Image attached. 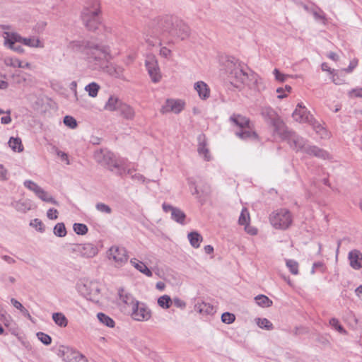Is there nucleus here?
<instances>
[{
	"label": "nucleus",
	"instance_id": "a18cd8bd",
	"mask_svg": "<svg viewBox=\"0 0 362 362\" xmlns=\"http://www.w3.org/2000/svg\"><path fill=\"white\" fill-rule=\"evenodd\" d=\"M286 265L292 274L297 275L298 274V263L296 260L286 259Z\"/></svg>",
	"mask_w": 362,
	"mask_h": 362
},
{
	"label": "nucleus",
	"instance_id": "cd10ccee",
	"mask_svg": "<svg viewBox=\"0 0 362 362\" xmlns=\"http://www.w3.org/2000/svg\"><path fill=\"white\" fill-rule=\"evenodd\" d=\"M66 362H88V359L78 351H71L65 355Z\"/></svg>",
	"mask_w": 362,
	"mask_h": 362
},
{
	"label": "nucleus",
	"instance_id": "49530a36",
	"mask_svg": "<svg viewBox=\"0 0 362 362\" xmlns=\"http://www.w3.org/2000/svg\"><path fill=\"white\" fill-rule=\"evenodd\" d=\"M257 325L262 329L272 330L274 328L273 324L267 318H257Z\"/></svg>",
	"mask_w": 362,
	"mask_h": 362
},
{
	"label": "nucleus",
	"instance_id": "6e6552de",
	"mask_svg": "<svg viewBox=\"0 0 362 362\" xmlns=\"http://www.w3.org/2000/svg\"><path fill=\"white\" fill-rule=\"evenodd\" d=\"M107 257L111 260L115 267H121L128 260V254L127 250L123 247L117 245L112 246L107 252Z\"/></svg>",
	"mask_w": 362,
	"mask_h": 362
},
{
	"label": "nucleus",
	"instance_id": "338daca9",
	"mask_svg": "<svg viewBox=\"0 0 362 362\" xmlns=\"http://www.w3.org/2000/svg\"><path fill=\"white\" fill-rule=\"evenodd\" d=\"M26 75L27 74L22 71H17L16 73L14 74V76H16L18 78L17 82L21 83L22 81H26Z\"/></svg>",
	"mask_w": 362,
	"mask_h": 362
},
{
	"label": "nucleus",
	"instance_id": "7c9ffc66",
	"mask_svg": "<svg viewBox=\"0 0 362 362\" xmlns=\"http://www.w3.org/2000/svg\"><path fill=\"white\" fill-rule=\"evenodd\" d=\"M6 66L18 68L30 69L31 64L29 62L23 63L17 58L7 57L5 59Z\"/></svg>",
	"mask_w": 362,
	"mask_h": 362
},
{
	"label": "nucleus",
	"instance_id": "aec40b11",
	"mask_svg": "<svg viewBox=\"0 0 362 362\" xmlns=\"http://www.w3.org/2000/svg\"><path fill=\"white\" fill-rule=\"evenodd\" d=\"M271 124L274 127V132L279 136V137L284 140L285 137L290 133L291 131L289 129L283 122V120L278 117L274 120Z\"/></svg>",
	"mask_w": 362,
	"mask_h": 362
},
{
	"label": "nucleus",
	"instance_id": "bf43d9fd",
	"mask_svg": "<svg viewBox=\"0 0 362 362\" xmlns=\"http://www.w3.org/2000/svg\"><path fill=\"white\" fill-rule=\"evenodd\" d=\"M47 216L50 220H56L58 218V211L55 209H49L47 212Z\"/></svg>",
	"mask_w": 362,
	"mask_h": 362
},
{
	"label": "nucleus",
	"instance_id": "bb28decb",
	"mask_svg": "<svg viewBox=\"0 0 362 362\" xmlns=\"http://www.w3.org/2000/svg\"><path fill=\"white\" fill-rule=\"evenodd\" d=\"M6 35V37H4V44L5 45L8 46V48L11 49H13L15 52H17L18 53H23L24 52L23 48L21 45H16V42H19V41H14L12 39L13 37V33H5Z\"/></svg>",
	"mask_w": 362,
	"mask_h": 362
},
{
	"label": "nucleus",
	"instance_id": "4c0bfd02",
	"mask_svg": "<svg viewBox=\"0 0 362 362\" xmlns=\"http://www.w3.org/2000/svg\"><path fill=\"white\" fill-rule=\"evenodd\" d=\"M257 304L262 308H269L272 305V300L264 295H258L255 298Z\"/></svg>",
	"mask_w": 362,
	"mask_h": 362
},
{
	"label": "nucleus",
	"instance_id": "9b49d317",
	"mask_svg": "<svg viewBox=\"0 0 362 362\" xmlns=\"http://www.w3.org/2000/svg\"><path fill=\"white\" fill-rule=\"evenodd\" d=\"M163 210L165 212H170L171 214V218L177 222V223H180L181 225H185V219H186V214L185 213L182 211L180 209L177 207H175L169 204H167L164 202L162 204Z\"/></svg>",
	"mask_w": 362,
	"mask_h": 362
},
{
	"label": "nucleus",
	"instance_id": "37998d69",
	"mask_svg": "<svg viewBox=\"0 0 362 362\" xmlns=\"http://www.w3.org/2000/svg\"><path fill=\"white\" fill-rule=\"evenodd\" d=\"M54 234L58 237L62 238L66 235V230L64 223H58L54 228Z\"/></svg>",
	"mask_w": 362,
	"mask_h": 362
},
{
	"label": "nucleus",
	"instance_id": "473e14b6",
	"mask_svg": "<svg viewBox=\"0 0 362 362\" xmlns=\"http://www.w3.org/2000/svg\"><path fill=\"white\" fill-rule=\"evenodd\" d=\"M261 115L264 119L270 124L279 116L276 112L270 107H264L262 109Z\"/></svg>",
	"mask_w": 362,
	"mask_h": 362
},
{
	"label": "nucleus",
	"instance_id": "c756f323",
	"mask_svg": "<svg viewBox=\"0 0 362 362\" xmlns=\"http://www.w3.org/2000/svg\"><path fill=\"white\" fill-rule=\"evenodd\" d=\"M194 308L196 311L203 315H212L215 313L214 306L205 302L197 303Z\"/></svg>",
	"mask_w": 362,
	"mask_h": 362
},
{
	"label": "nucleus",
	"instance_id": "ea45409f",
	"mask_svg": "<svg viewBox=\"0 0 362 362\" xmlns=\"http://www.w3.org/2000/svg\"><path fill=\"white\" fill-rule=\"evenodd\" d=\"M12 206L18 211L25 213L30 209V204L26 201L19 200L12 203Z\"/></svg>",
	"mask_w": 362,
	"mask_h": 362
},
{
	"label": "nucleus",
	"instance_id": "a878e982",
	"mask_svg": "<svg viewBox=\"0 0 362 362\" xmlns=\"http://www.w3.org/2000/svg\"><path fill=\"white\" fill-rule=\"evenodd\" d=\"M130 263L134 268H136L141 273L145 274L146 276L151 277L153 276L152 272L144 262L139 261L136 258H132L130 260Z\"/></svg>",
	"mask_w": 362,
	"mask_h": 362
},
{
	"label": "nucleus",
	"instance_id": "2eb2a0df",
	"mask_svg": "<svg viewBox=\"0 0 362 362\" xmlns=\"http://www.w3.org/2000/svg\"><path fill=\"white\" fill-rule=\"evenodd\" d=\"M74 252H79L82 257H93L98 252V247L92 243H84L75 245Z\"/></svg>",
	"mask_w": 362,
	"mask_h": 362
},
{
	"label": "nucleus",
	"instance_id": "f704fd0d",
	"mask_svg": "<svg viewBox=\"0 0 362 362\" xmlns=\"http://www.w3.org/2000/svg\"><path fill=\"white\" fill-rule=\"evenodd\" d=\"M35 194L42 199L43 202L53 204L54 205H59L57 201L54 199L52 196L49 195L42 188H40L39 191L36 192Z\"/></svg>",
	"mask_w": 362,
	"mask_h": 362
},
{
	"label": "nucleus",
	"instance_id": "680f3d73",
	"mask_svg": "<svg viewBox=\"0 0 362 362\" xmlns=\"http://www.w3.org/2000/svg\"><path fill=\"white\" fill-rule=\"evenodd\" d=\"M172 303H173V305L177 308H185L186 307L185 302L178 298H173V300H172Z\"/></svg>",
	"mask_w": 362,
	"mask_h": 362
},
{
	"label": "nucleus",
	"instance_id": "c85d7f7f",
	"mask_svg": "<svg viewBox=\"0 0 362 362\" xmlns=\"http://www.w3.org/2000/svg\"><path fill=\"white\" fill-rule=\"evenodd\" d=\"M120 115L126 119H133L135 116L134 110L129 105L122 103L119 107Z\"/></svg>",
	"mask_w": 362,
	"mask_h": 362
},
{
	"label": "nucleus",
	"instance_id": "b1692460",
	"mask_svg": "<svg viewBox=\"0 0 362 362\" xmlns=\"http://www.w3.org/2000/svg\"><path fill=\"white\" fill-rule=\"evenodd\" d=\"M118 295L121 302L127 305L130 309L134 307V304L138 303V300H135L134 298L124 288H119Z\"/></svg>",
	"mask_w": 362,
	"mask_h": 362
},
{
	"label": "nucleus",
	"instance_id": "423d86ee",
	"mask_svg": "<svg viewBox=\"0 0 362 362\" xmlns=\"http://www.w3.org/2000/svg\"><path fill=\"white\" fill-rule=\"evenodd\" d=\"M269 221L276 229L286 230L293 222L291 213L286 209L273 211L269 216Z\"/></svg>",
	"mask_w": 362,
	"mask_h": 362
},
{
	"label": "nucleus",
	"instance_id": "72a5a7b5",
	"mask_svg": "<svg viewBox=\"0 0 362 362\" xmlns=\"http://www.w3.org/2000/svg\"><path fill=\"white\" fill-rule=\"evenodd\" d=\"M187 238L190 245L194 248H198L200 246L201 242L203 240L202 236L197 231H192L188 233Z\"/></svg>",
	"mask_w": 362,
	"mask_h": 362
},
{
	"label": "nucleus",
	"instance_id": "774afa93",
	"mask_svg": "<svg viewBox=\"0 0 362 362\" xmlns=\"http://www.w3.org/2000/svg\"><path fill=\"white\" fill-rule=\"evenodd\" d=\"M160 54L165 58H168L171 54V50L165 47H163L160 49Z\"/></svg>",
	"mask_w": 362,
	"mask_h": 362
},
{
	"label": "nucleus",
	"instance_id": "c9c22d12",
	"mask_svg": "<svg viewBox=\"0 0 362 362\" xmlns=\"http://www.w3.org/2000/svg\"><path fill=\"white\" fill-rule=\"evenodd\" d=\"M52 320L56 325L61 327L67 326L68 320L66 316L62 313H54L52 314Z\"/></svg>",
	"mask_w": 362,
	"mask_h": 362
},
{
	"label": "nucleus",
	"instance_id": "e2e57ef3",
	"mask_svg": "<svg viewBox=\"0 0 362 362\" xmlns=\"http://www.w3.org/2000/svg\"><path fill=\"white\" fill-rule=\"evenodd\" d=\"M310 124H311L313 127V129L317 132V133H320L321 131H322L324 129V128L322 127V126L318 123L317 122H316L314 119L311 122H308Z\"/></svg>",
	"mask_w": 362,
	"mask_h": 362
},
{
	"label": "nucleus",
	"instance_id": "20e7f679",
	"mask_svg": "<svg viewBox=\"0 0 362 362\" xmlns=\"http://www.w3.org/2000/svg\"><path fill=\"white\" fill-rule=\"evenodd\" d=\"M230 121L238 127L235 131V135L244 141H255L259 139L258 134L254 130V126L250 119L240 114H233Z\"/></svg>",
	"mask_w": 362,
	"mask_h": 362
},
{
	"label": "nucleus",
	"instance_id": "c03bdc74",
	"mask_svg": "<svg viewBox=\"0 0 362 362\" xmlns=\"http://www.w3.org/2000/svg\"><path fill=\"white\" fill-rule=\"evenodd\" d=\"M158 304L163 308H169L172 304V300L168 295L160 296L158 299Z\"/></svg>",
	"mask_w": 362,
	"mask_h": 362
},
{
	"label": "nucleus",
	"instance_id": "ddd939ff",
	"mask_svg": "<svg viewBox=\"0 0 362 362\" xmlns=\"http://www.w3.org/2000/svg\"><path fill=\"white\" fill-rule=\"evenodd\" d=\"M146 67L152 81L153 83L159 82L161 78V74L157 60L154 57H148L146 60Z\"/></svg>",
	"mask_w": 362,
	"mask_h": 362
},
{
	"label": "nucleus",
	"instance_id": "5701e85b",
	"mask_svg": "<svg viewBox=\"0 0 362 362\" xmlns=\"http://www.w3.org/2000/svg\"><path fill=\"white\" fill-rule=\"evenodd\" d=\"M304 153L310 156H313L319 158L326 159L328 157V153L326 151L316 146H307L305 147Z\"/></svg>",
	"mask_w": 362,
	"mask_h": 362
},
{
	"label": "nucleus",
	"instance_id": "4be33fe9",
	"mask_svg": "<svg viewBox=\"0 0 362 362\" xmlns=\"http://www.w3.org/2000/svg\"><path fill=\"white\" fill-rule=\"evenodd\" d=\"M198 148L197 151L200 156H203L206 160H209L211 156L209 154V148L206 147V139L204 134H201L197 137Z\"/></svg>",
	"mask_w": 362,
	"mask_h": 362
},
{
	"label": "nucleus",
	"instance_id": "58836bf2",
	"mask_svg": "<svg viewBox=\"0 0 362 362\" xmlns=\"http://www.w3.org/2000/svg\"><path fill=\"white\" fill-rule=\"evenodd\" d=\"M97 316H98L99 321L102 324L106 325L108 327H111V328L115 327V321L108 315H107L103 313H99Z\"/></svg>",
	"mask_w": 362,
	"mask_h": 362
},
{
	"label": "nucleus",
	"instance_id": "7ed1b4c3",
	"mask_svg": "<svg viewBox=\"0 0 362 362\" xmlns=\"http://www.w3.org/2000/svg\"><path fill=\"white\" fill-rule=\"evenodd\" d=\"M243 65L239 59L233 57H228L225 63L226 72L231 80L230 83L237 88H240L247 84L250 76L249 74L245 71Z\"/></svg>",
	"mask_w": 362,
	"mask_h": 362
},
{
	"label": "nucleus",
	"instance_id": "69168bd1",
	"mask_svg": "<svg viewBox=\"0 0 362 362\" xmlns=\"http://www.w3.org/2000/svg\"><path fill=\"white\" fill-rule=\"evenodd\" d=\"M132 179L135 182H144L146 178L140 173H134V175H132Z\"/></svg>",
	"mask_w": 362,
	"mask_h": 362
},
{
	"label": "nucleus",
	"instance_id": "f03ea898",
	"mask_svg": "<svg viewBox=\"0 0 362 362\" xmlns=\"http://www.w3.org/2000/svg\"><path fill=\"white\" fill-rule=\"evenodd\" d=\"M111 59V49L108 45L90 41L84 60L91 69L98 71Z\"/></svg>",
	"mask_w": 362,
	"mask_h": 362
},
{
	"label": "nucleus",
	"instance_id": "4468645a",
	"mask_svg": "<svg viewBox=\"0 0 362 362\" xmlns=\"http://www.w3.org/2000/svg\"><path fill=\"white\" fill-rule=\"evenodd\" d=\"M90 41L88 40H71L67 44V49L71 52L81 54L84 57Z\"/></svg>",
	"mask_w": 362,
	"mask_h": 362
},
{
	"label": "nucleus",
	"instance_id": "2f4dec72",
	"mask_svg": "<svg viewBox=\"0 0 362 362\" xmlns=\"http://www.w3.org/2000/svg\"><path fill=\"white\" fill-rule=\"evenodd\" d=\"M122 104L117 97L110 96L105 105V109L109 111L119 110V107Z\"/></svg>",
	"mask_w": 362,
	"mask_h": 362
},
{
	"label": "nucleus",
	"instance_id": "39448f33",
	"mask_svg": "<svg viewBox=\"0 0 362 362\" xmlns=\"http://www.w3.org/2000/svg\"><path fill=\"white\" fill-rule=\"evenodd\" d=\"M100 3L99 0L87 1L81 12V18L85 26L89 30L94 31L100 24Z\"/></svg>",
	"mask_w": 362,
	"mask_h": 362
},
{
	"label": "nucleus",
	"instance_id": "13d9d810",
	"mask_svg": "<svg viewBox=\"0 0 362 362\" xmlns=\"http://www.w3.org/2000/svg\"><path fill=\"white\" fill-rule=\"evenodd\" d=\"M357 65H358V59H354L350 62L348 67L344 69L343 70H341V71H345L346 73H351L353 71V70L357 66Z\"/></svg>",
	"mask_w": 362,
	"mask_h": 362
},
{
	"label": "nucleus",
	"instance_id": "79ce46f5",
	"mask_svg": "<svg viewBox=\"0 0 362 362\" xmlns=\"http://www.w3.org/2000/svg\"><path fill=\"white\" fill-rule=\"evenodd\" d=\"M250 222V215L249 212L247 210V209L244 208L243 209L240 215L239 216L238 219V223L241 226H245V230H247V226L249 224Z\"/></svg>",
	"mask_w": 362,
	"mask_h": 362
},
{
	"label": "nucleus",
	"instance_id": "412c9836",
	"mask_svg": "<svg viewBox=\"0 0 362 362\" xmlns=\"http://www.w3.org/2000/svg\"><path fill=\"white\" fill-rule=\"evenodd\" d=\"M349 264L351 268L359 270L362 268V253L358 250H351L348 255Z\"/></svg>",
	"mask_w": 362,
	"mask_h": 362
},
{
	"label": "nucleus",
	"instance_id": "052dcab7",
	"mask_svg": "<svg viewBox=\"0 0 362 362\" xmlns=\"http://www.w3.org/2000/svg\"><path fill=\"white\" fill-rule=\"evenodd\" d=\"M46 26L47 23L45 21H40L35 25V30L37 33H41L45 30Z\"/></svg>",
	"mask_w": 362,
	"mask_h": 362
},
{
	"label": "nucleus",
	"instance_id": "8fccbe9b",
	"mask_svg": "<svg viewBox=\"0 0 362 362\" xmlns=\"http://www.w3.org/2000/svg\"><path fill=\"white\" fill-rule=\"evenodd\" d=\"M64 124L71 129H75L77 127V122L75 118L69 115L64 117Z\"/></svg>",
	"mask_w": 362,
	"mask_h": 362
},
{
	"label": "nucleus",
	"instance_id": "09e8293b",
	"mask_svg": "<svg viewBox=\"0 0 362 362\" xmlns=\"http://www.w3.org/2000/svg\"><path fill=\"white\" fill-rule=\"evenodd\" d=\"M37 337L38 339L45 345H49L52 343V338L47 334H45L42 332H39L37 333Z\"/></svg>",
	"mask_w": 362,
	"mask_h": 362
},
{
	"label": "nucleus",
	"instance_id": "0e129e2a",
	"mask_svg": "<svg viewBox=\"0 0 362 362\" xmlns=\"http://www.w3.org/2000/svg\"><path fill=\"white\" fill-rule=\"evenodd\" d=\"M332 75V81L335 84H341L344 82V79L341 78L339 77V74L338 72H333V74H331Z\"/></svg>",
	"mask_w": 362,
	"mask_h": 362
},
{
	"label": "nucleus",
	"instance_id": "a211bd4d",
	"mask_svg": "<svg viewBox=\"0 0 362 362\" xmlns=\"http://www.w3.org/2000/svg\"><path fill=\"white\" fill-rule=\"evenodd\" d=\"M83 288L84 291H81L83 292L85 297L91 300V301H98V296L100 294V288L97 283L95 282H88L83 285Z\"/></svg>",
	"mask_w": 362,
	"mask_h": 362
},
{
	"label": "nucleus",
	"instance_id": "1a4fd4ad",
	"mask_svg": "<svg viewBox=\"0 0 362 362\" xmlns=\"http://www.w3.org/2000/svg\"><path fill=\"white\" fill-rule=\"evenodd\" d=\"M286 141L290 147L296 151H303L306 146L307 140L297 134L295 132L291 131L285 137Z\"/></svg>",
	"mask_w": 362,
	"mask_h": 362
},
{
	"label": "nucleus",
	"instance_id": "0eeeda50",
	"mask_svg": "<svg viewBox=\"0 0 362 362\" xmlns=\"http://www.w3.org/2000/svg\"><path fill=\"white\" fill-rule=\"evenodd\" d=\"M94 159L98 163L107 166L111 171L119 168V164L115 156L109 151L100 149L95 151Z\"/></svg>",
	"mask_w": 362,
	"mask_h": 362
},
{
	"label": "nucleus",
	"instance_id": "4d7b16f0",
	"mask_svg": "<svg viewBox=\"0 0 362 362\" xmlns=\"http://www.w3.org/2000/svg\"><path fill=\"white\" fill-rule=\"evenodd\" d=\"M329 324L332 327H334L337 331H339L341 333L346 332L343 327L339 324V322L336 318H332L329 320Z\"/></svg>",
	"mask_w": 362,
	"mask_h": 362
},
{
	"label": "nucleus",
	"instance_id": "6e6d98bb",
	"mask_svg": "<svg viewBox=\"0 0 362 362\" xmlns=\"http://www.w3.org/2000/svg\"><path fill=\"white\" fill-rule=\"evenodd\" d=\"M30 226L34 227L37 230L42 233L45 231L43 223L38 218H35L31 223Z\"/></svg>",
	"mask_w": 362,
	"mask_h": 362
},
{
	"label": "nucleus",
	"instance_id": "e433bc0d",
	"mask_svg": "<svg viewBox=\"0 0 362 362\" xmlns=\"http://www.w3.org/2000/svg\"><path fill=\"white\" fill-rule=\"evenodd\" d=\"M8 145L14 151L22 152L23 151V146L22 144L21 139L19 137H11L8 141Z\"/></svg>",
	"mask_w": 362,
	"mask_h": 362
},
{
	"label": "nucleus",
	"instance_id": "f8f14e48",
	"mask_svg": "<svg viewBox=\"0 0 362 362\" xmlns=\"http://www.w3.org/2000/svg\"><path fill=\"white\" fill-rule=\"evenodd\" d=\"M292 117L294 120L300 123L311 122L313 120V115L308 111L305 106L303 105L302 103H298L297 105L296 110L293 112Z\"/></svg>",
	"mask_w": 362,
	"mask_h": 362
},
{
	"label": "nucleus",
	"instance_id": "de8ad7c7",
	"mask_svg": "<svg viewBox=\"0 0 362 362\" xmlns=\"http://www.w3.org/2000/svg\"><path fill=\"white\" fill-rule=\"evenodd\" d=\"M74 232L78 235H85L88 232V227L86 224L76 223L73 226Z\"/></svg>",
	"mask_w": 362,
	"mask_h": 362
},
{
	"label": "nucleus",
	"instance_id": "6ab92c4d",
	"mask_svg": "<svg viewBox=\"0 0 362 362\" xmlns=\"http://www.w3.org/2000/svg\"><path fill=\"white\" fill-rule=\"evenodd\" d=\"M13 40L19 41V42L30 47H44V44L38 38L32 37H23L19 34L13 33Z\"/></svg>",
	"mask_w": 362,
	"mask_h": 362
},
{
	"label": "nucleus",
	"instance_id": "864d4df0",
	"mask_svg": "<svg viewBox=\"0 0 362 362\" xmlns=\"http://www.w3.org/2000/svg\"><path fill=\"white\" fill-rule=\"evenodd\" d=\"M24 186L29 189L30 190L33 191L36 193V192L39 191V189L41 188L39 185H37L35 182H33L32 180H27L23 183Z\"/></svg>",
	"mask_w": 362,
	"mask_h": 362
},
{
	"label": "nucleus",
	"instance_id": "5fc2aeb1",
	"mask_svg": "<svg viewBox=\"0 0 362 362\" xmlns=\"http://www.w3.org/2000/svg\"><path fill=\"white\" fill-rule=\"evenodd\" d=\"M273 74H274V76H275V79H276V81H280V82H284V81H286V79H287L288 78H289V77H290V76H289V75L284 74L281 73V72L279 71V69H275L274 70Z\"/></svg>",
	"mask_w": 362,
	"mask_h": 362
},
{
	"label": "nucleus",
	"instance_id": "393cba45",
	"mask_svg": "<svg viewBox=\"0 0 362 362\" xmlns=\"http://www.w3.org/2000/svg\"><path fill=\"white\" fill-rule=\"evenodd\" d=\"M194 89L197 91L200 98L206 100L210 96V89L204 81H198L194 83Z\"/></svg>",
	"mask_w": 362,
	"mask_h": 362
},
{
	"label": "nucleus",
	"instance_id": "dca6fc26",
	"mask_svg": "<svg viewBox=\"0 0 362 362\" xmlns=\"http://www.w3.org/2000/svg\"><path fill=\"white\" fill-rule=\"evenodd\" d=\"M185 103L180 100L167 99L165 103L161 107L160 112L163 114L173 112L180 113L184 108Z\"/></svg>",
	"mask_w": 362,
	"mask_h": 362
},
{
	"label": "nucleus",
	"instance_id": "603ef678",
	"mask_svg": "<svg viewBox=\"0 0 362 362\" xmlns=\"http://www.w3.org/2000/svg\"><path fill=\"white\" fill-rule=\"evenodd\" d=\"M95 208L98 211L104 214H110L112 213V209L108 205L102 202L97 203Z\"/></svg>",
	"mask_w": 362,
	"mask_h": 362
},
{
	"label": "nucleus",
	"instance_id": "f3484780",
	"mask_svg": "<svg viewBox=\"0 0 362 362\" xmlns=\"http://www.w3.org/2000/svg\"><path fill=\"white\" fill-rule=\"evenodd\" d=\"M98 71H103V72L109 74L110 76L117 78L124 79V69L123 68V66L116 64L108 62L107 64H103V67L100 68Z\"/></svg>",
	"mask_w": 362,
	"mask_h": 362
},
{
	"label": "nucleus",
	"instance_id": "3c124183",
	"mask_svg": "<svg viewBox=\"0 0 362 362\" xmlns=\"http://www.w3.org/2000/svg\"><path fill=\"white\" fill-rule=\"evenodd\" d=\"M235 315L228 312H226L221 315V320L223 323L226 324H231L235 321Z\"/></svg>",
	"mask_w": 362,
	"mask_h": 362
},
{
	"label": "nucleus",
	"instance_id": "f257e3e1",
	"mask_svg": "<svg viewBox=\"0 0 362 362\" xmlns=\"http://www.w3.org/2000/svg\"><path fill=\"white\" fill-rule=\"evenodd\" d=\"M146 43L151 47L161 45L163 37L169 34L183 40L190 35L189 27L174 16H161L148 21L145 28Z\"/></svg>",
	"mask_w": 362,
	"mask_h": 362
},
{
	"label": "nucleus",
	"instance_id": "9d476101",
	"mask_svg": "<svg viewBox=\"0 0 362 362\" xmlns=\"http://www.w3.org/2000/svg\"><path fill=\"white\" fill-rule=\"evenodd\" d=\"M129 312H131L132 318L137 321L148 320L151 316V311L144 304H140L139 301Z\"/></svg>",
	"mask_w": 362,
	"mask_h": 362
},
{
	"label": "nucleus",
	"instance_id": "a19ab883",
	"mask_svg": "<svg viewBox=\"0 0 362 362\" xmlns=\"http://www.w3.org/2000/svg\"><path fill=\"white\" fill-rule=\"evenodd\" d=\"M85 90L88 93L89 96L95 98L100 90V86L95 82H92L85 87Z\"/></svg>",
	"mask_w": 362,
	"mask_h": 362
}]
</instances>
